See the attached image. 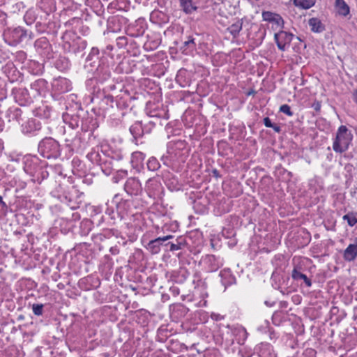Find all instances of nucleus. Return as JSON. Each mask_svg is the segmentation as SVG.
<instances>
[{
	"label": "nucleus",
	"mask_w": 357,
	"mask_h": 357,
	"mask_svg": "<svg viewBox=\"0 0 357 357\" xmlns=\"http://www.w3.org/2000/svg\"><path fill=\"white\" fill-rule=\"evenodd\" d=\"M110 234L111 231L109 230H106L104 231V233L93 234L92 239L95 243H98L107 238Z\"/></svg>",
	"instance_id": "nucleus-53"
},
{
	"label": "nucleus",
	"mask_w": 357,
	"mask_h": 357,
	"mask_svg": "<svg viewBox=\"0 0 357 357\" xmlns=\"http://www.w3.org/2000/svg\"><path fill=\"white\" fill-rule=\"evenodd\" d=\"M84 69L93 75V77L100 82L108 80L112 75L109 59L105 56V52L100 51L98 47H92L87 56Z\"/></svg>",
	"instance_id": "nucleus-1"
},
{
	"label": "nucleus",
	"mask_w": 357,
	"mask_h": 357,
	"mask_svg": "<svg viewBox=\"0 0 357 357\" xmlns=\"http://www.w3.org/2000/svg\"><path fill=\"white\" fill-rule=\"evenodd\" d=\"M80 219V215L78 213H73L72 214V218H71V220H73V221H77V220H79Z\"/></svg>",
	"instance_id": "nucleus-63"
},
{
	"label": "nucleus",
	"mask_w": 357,
	"mask_h": 357,
	"mask_svg": "<svg viewBox=\"0 0 357 357\" xmlns=\"http://www.w3.org/2000/svg\"><path fill=\"white\" fill-rule=\"evenodd\" d=\"M124 190L130 196H138L142 192L143 188L140 181L135 177L128 178L124 184Z\"/></svg>",
	"instance_id": "nucleus-15"
},
{
	"label": "nucleus",
	"mask_w": 357,
	"mask_h": 357,
	"mask_svg": "<svg viewBox=\"0 0 357 357\" xmlns=\"http://www.w3.org/2000/svg\"><path fill=\"white\" fill-rule=\"evenodd\" d=\"M12 93L15 102L21 106L29 105L33 102L32 97L26 88H14Z\"/></svg>",
	"instance_id": "nucleus-14"
},
{
	"label": "nucleus",
	"mask_w": 357,
	"mask_h": 357,
	"mask_svg": "<svg viewBox=\"0 0 357 357\" xmlns=\"http://www.w3.org/2000/svg\"><path fill=\"white\" fill-rule=\"evenodd\" d=\"M174 296H177L179 294V289L177 287H171L169 289Z\"/></svg>",
	"instance_id": "nucleus-64"
},
{
	"label": "nucleus",
	"mask_w": 357,
	"mask_h": 357,
	"mask_svg": "<svg viewBox=\"0 0 357 357\" xmlns=\"http://www.w3.org/2000/svg\"><path fill=\"white\" fill-rule=\"evenodd\" d=\"M192 282L195 285L196 288L201 289V292L206 291L208 285L206 282V279L202 278L200 273L197 272L193 275Z\"/></svg>",
	"instance_id": "nucleus-39"
},
{
	"label": "nucleus",
	"mask_w": 357,
	"mask_h": 357,
	"mask_svg": "<svg viewBox=\"0 0 357 357\" xmlns=\"http://www.w3.org/2000/svg\"><path fill=\"white\" fill-rule=\"evenodd\" d=\"M181 7L186 14H191L197 10V7L192 4V0H179Z\"/></svg>",
	"instance_id": "nucleus-47"
},
{
	"label": "nucleus",
	"mask_w": 357,
	"mask_h": 357,
	"mask_svg": "<svg viewBox=\"0 0 357 357\" xmlns=\"http://www.w3.org/2000/svg\"><path fill=\"white\" fill-rule=\"evenodd\" d=\"M112 204L116 206V210L121 219L126 216L135 215L132 211V201L123 199L119 194L115 195L112 201Z\"/></svg>",
	"instance_id": "nucleus-8"
},
{
	"label": "nucleus",
	"mask_w": 357,
	"mask_h": 357,
	"mask_svg": "<svg viewBox=\"0 0 357 357\" xmlns=\"http://www.w3.org/2000/svg\"><path fill=\"white\" fill-rule=\"evenodd\" d=\"M22 111L17 107H11L6 112L5 117L9 122L16 121L20 123L22 119Z\"/></svg>",
	"instance_id": "nucleus-30"
},
{
	"label": "nucleus",
	"mask_w": 357,
	"mask_h": 357,
	"mask_svg": "<svg viewBox=\"0 0 357 357\" xmlns=\"http://www.w3.org/2000/svg\"><path fill=\"white\" fill-rule=\"evenodd\" d=\"M63 120L72 129L78 128L80 123V118L77 114H64L63 115Z\"/></svg>",
	"instance_id": "nucleus-33"
},
{
	"label": "nucleus",
	"mask_w": 357,
	"mask_h": 357,
	"mask_svg": "<svg viewBox=\"0 0 357 357\" xmlns=\"http://www.w3.org/2000/svg\"><path fill=\"white\" fill-rule=\"evenodd\" d=\"M36 51L43 57L50 59L53 57L52 46L46 37H41L34 43Z\"/></svg>",
	"instance_id": "nucleus-12"
},
{
	"label": "nucleus",
	"mask_w": 357,
	"mask_h": 357,
	"mask_svg": "<svg viewBox=\"0 0 357 357\" xmlns=\"http://www.w3.org/2000/svg\"><path fill=\"white\" fill-rule=\"evenodd\" d=\"M16 58L19 61L22 62L24 65L28 61L26 60V54L23 51L17 52Z\"/></svg>",
	"instance_id": "nucleus-57"
},
{
	"label": "nucleus",
	"mask_w": 357,
	"mask_h": 357,
	"mask_svg": "<svg viewBox=\"0 0 357 357\" xmlns=\"http://www.w3.org/2000/svg\"><path fill=\"white\" fill-rule=\"evenodd\" d=\"M115 171L116 172V177H114V178H116V177H118L119 178H123L128 175V171L125 169H123V168L116 169V168Z\"/></svg>",
	"instance_id": "nucleus-60"
},
{
	"label": "nucleus",
	"mask_w": 357,
	"mask_h": 357,
	"mask_svg": "<svg viewBox=\"0 0 357 357\" xmlns=\"http://www.w3.org/2000/svg\"><path fill=\"white\" fill-rule=\"evenodd\" d=\"M52 91L57 94L64 93L72 89L71 82L65 77H59L52 82Z\"/></svg>",
	"instance_id": "nucleus-16"
},
{
	"label": "nucleus",
	"mask_w": 357,
	"mask_h": 357,
	"mask_svg": "<svg viewBox=\"0 0 357 357\" xmlns=\"http://www.w3.org/2000/svg\"><path fill=\"white\" fill-rule=\"evenodd\" d=\"M195 38L193 36H189L180 47V50L185 55H191L196 50Z\"/></svg>",
	"instance_id": "nucleus-23"
},
{
	"label": "nucleus",
	"mask_w": 357,
	"mask_h": 357,
	"mask_svg": "<svg viewBox=\"0 0 357 357\" xmlns=\"http://www.w3.org/2000/svg\"><path fill=\"white\" fill-rule=\"evenodd\" d=\"M188 155V149L184 140L171 141L168 143L167 153L162 156L161 160L165 166L178 171L185 162Z\"/></svg>",
	"instance_id": "nucleus-2"
},
{
	"label": "nucleus",
	"mask_w": 357,
	"mask_h": 357,
	"mask_svg": "<svg viewBox=\"0 0 357 357\" xmlns=\"http://www.w3.org/2000/svg\"><path fill=\"white\" fill-rule=\"evenodd\" d=\"M130 132L132 135L135 142L138 144V139L141 138L145 133H148L149 131L145 130V128L142 126V123L137 121L134 123L130 128Z\"/></svg>",
	"instance_id": "nucleus-25"
},
{
	"label": "nucleus",
	"mask_w": 357,
	"mask_h": 357,
	"mask_svg": "<svg viewBox=\"0 0 357 357\" xmlns=\"http://www.w3.org/2000/svg\"><path fill=\"white\" fill-rule=\"evenodd\" d=\"M243 26V22L241 20H238L236 22L233 23L227 28V31L229 33L232 35L234 37H236L238 36L239 32L241 31Z\"/></svg>",
	"instance_id": "nucleus-49"
},
{
	"label": "nucleus",
	"mask_w": 357,
	"mask_h": 357,
	"mask_svg": "<svg viewBox=\"0 0 357 357\" xmlns=\"http://www.w3.org/2000/svg\"><path fill=\"white\" fill-rule=\"evenodd\" d=\"M309 25L313 32L320 33L324 30V26L320 20L312 17L309 20Z\"/></svg>",
	"instance_id": "nucleus-44"
},
{
	"label": "nucleus",
	"mask_w": 357,
	"mask_h": 357,
	"mask_svg": "<svg viewBox=\"0 0 357 357\" xmlns=\"http://www.w3.org/2000/svg\"><path fill=\"white\" fill-rule=\"evenodd\" d=\"M93 222L89 219H84L80 223V234L82 236H87L91 231Z\"/></svg>",
	"instance_id": "nucleus-48"
},
{
	"label": "nucleus",
	"mask_w": 357,
	"mask_h": 357,
	"mask_svg": "<svg viewBox=\"0 0 357 357\" xmlns=\"http://www.w3.org/2000/svg\"><path fill=\"white\" fill-rule=\"evenodd\" d=\"M44 305L41 303H34L32 305V310L35 315L40 316L43 313Z\"/></svg>",
	"instance_id": "nucleus-55"
},
{
	"label": "nucleus",
	"mask_w": 357,
	"mask_h": 357,
	"mask_svg": "<svg viewBox=\"0 0 357 357\" xmlns=\"http://www.w3.org/2000/svg\"><path fill=\"white\" fill-rule=\"evenodd\" d=\"M126 153L122 149H112L108 156L112 161L123 162Z\"/></svg>",
	"instance_id": "nucleus-43"
},
{
	"label": "nucleus",
	"mask_w": 357,
	"mask_h": 357,
	"mask_svg": "<svg viewBox=\"0 0 357 357\" xmlns=\"http://www.w3.org/2000/svg\"><path fill=\"white\" fill-rule=\"evenodd\" d=\"M146 167L148 170L155 172L160 167V164L156 158L152 156L148 159L146 162Z\"/></svg>",
	"instance_id": "nucleus-51"
},
{
	"label": "nucleus",
	"mask_w": 357,
	"mask_h": 357,
	"mask_svg": "<svg viewBox=\"0 0 357 357\" xmlns=\"http://www.w3.org/2000/svg\"><path fill=\"white\" fill-rule=\"evenodd\" d=\"M146 29V24L143 20H137L127 29V34L131 37L137 38L143 36Z\"/></svg>",
	"instance_id": "nucleus-19"
},
{
	"label": "nucleus",
	"mask_w": 357,
	"mask_h": 357,
	"mask_svg": "<svg viewBox=\"0 0 357 357\" xmlns=\"http://www.w3.org/2000/svg\"><path fill=\"white\" fill-rule=\"evenodd\" d=\"M25 67H26L29 72L34 75H38L43 73V66L38 61L34 60H28L25 63Z\"/></svg>",
	"instance_id": "nucleus-36"
},
{
	"label": "nucleus",
	"mask_w": 357,
	"mask_h": 357,
	"mask_svg": "<svg viewBox=\"0 0 357 357\" xmlns=\"http://www.w3.org/2000/svg\"><path fill=\"white\" fill-rule=\"evenodd\" d=\"M144 190L149 197L156 199L160 197L163 187L160 181L153 178L148 179Z\"/></svg>",
	"instance_id": "nucleus-13"
},
{
	"label": "nucleus",
	"mask_w": 357,
	"mask_h": 357,
	"mask_svg": "<svg viewBox=\"0 0 357 357\" xmlns=\"http://www.w3.org/2000/svg\"><path fill=\"white\" fill-rule=\"evenodd\" d=\"M343 220H346L350 227H353L357 223V218L353 213L344 215Z\"/></svg>",
	"instance_id": "nucleus-54"
},
{
	"label": "nucleus",
	"mask_w": 357,
	"mask_h": 357,
	"mask_svg": "<svg viewBox=\"0 0 357 357\" xmlns=\"http://www.w3.org/2000/svg\"><path fill=\"white\" fill-rule=\"evenodd\" d=\"M200 264L206 272L212 273L218 271L223 265L224 262L220 257L206 255L202 257Z\"/></svg>",
	"instance_id": "nucleus-10"
},
{
	"label": "nucleus",
	"mask_w": 357,
	"mask_h": 357,
	"mask_svg": "<svg viewBox=\"0 0 357 357\" xmlns=\"http://www.w3.org/2000/svg\"><path fill=\"white\" fill-rule=\"evenodd\" d=\"M185 240L183 236H179L176 239V242H169L165 245H170V251H176L181 250L185 245Z\"/></svg>",
	"instance_id": "nucleus-46"
},
{
	"label": "nucleus",
	"mask_w": 357,
	"mask_h": 357,
	"mask_svg": "<svg viewBox=\"0 0 357 357\" xmlns=\"http://www.w3.org/2000/svg\"><path fill=\"white\" fill-rule=\"evenodd\" d=\"M34 114L41 119H48L50 117L51 108L47 105H43L35 109Z\"/></svg>",
	"instance_id": "nucleus-42"
},
{
	"label": "nucleus",
	"mask_w": 357,
	"mask_h": 357,
	"mask_svg": "<svg viewBox=\"0 0 357 357\" xmlns=\"http://www.w3.org/2000/svg\"><path fill=\"white\" fill-rule=\"evenodd\" d=\"M200 296L202 298V299L199 302L198 306L199 307H206L207 306V301H206V298L208 297L207 291L201 292Z\"/></svg>",
	"instance_id": "nucleus-59"
},
{
	"label": "nucleus",
	"mask_w": 357,
	"mask_h": 357,
	"mask_svg": "<svg viewBox=\"0 0 357 357\" xmlns=\"http://www.w3.org/2000/svg\"><path fill=\"white\" fill-rule=\"evenodd\" d=\"M353 134L346 126H340L333 142V149L335 153H342L347 151L353 140Z\"/></svg>",
	"instance_id": "nucleus-4"
},
{
	"label": "nucleus",
	"mask_w": 357,
	"mask_h": 357,
	"mask_svg": "<svg viewBox=\"0 0 357 357\" xmlns=\"http://www.w3.org/2000/svg\"><path fill=\"white\" fill-rule=\"evenodd\" d=\"M23 163L24 172L31 177V180L33 183L40 184L49 176V172L47 170L48 167H45V162L37 156L26 155L24 158Z\"/></svg>",
	"instance_id": "nucleus-3"
},
{
	"label": "nucleus",
	"mask_w": 357,
	"mask_h": 357,
	"mask_svg": "<svg viewBox=\"0 0 357 357\" xmlns=\"http://www.w3.org/2000/svg\"><path fill=\"white\" fill-rule=\"evenodd\" d=\"M24 20L27 25L32 24L36 20V14L35 10L33 9L28 10L24 16Z\"/></svg>",
	"instance_id": "nucleus-52"
},
{
	"label": "nucleus",
	"mask_w": 357,
	"mask_h": 357,
	"mask_svg": "<svg viewBox=\"0 0 357 357\" xmlns=\"http://www.w3.org/2000/svg\"><path fill=\"white\" fill-rule=\"evenodd\" d=\"M262 18L264 21L271 24V28L278 32L284 28V20L280 15L271 11H263Z\"/></svg>",
	"instance_id": "nucleus-11"
},
{
	"label": "nucleus",
	"mask_w": 357,
	"mask_h": 357,
	"mask_svg": "<svg viewBox=\"0 0 357 357\" xmlns=\"http://www.w3.org/2000/svg\"><path fill=\"white\" fill-rule=\"evenodd\" d=\"M86 158L92 163L98 165L103 159V154H100L98 151L92 149L89 153H87Z\"/></svg>",
	"instance_id": "nucleus-45"
},
{
	"label": "nucleus",
	"mask_w": 357,
	"mask_h": 357,
	"mask_svg": "<svg viewBox=\"0 0 357 357\" xmlns=\"http://www.w3.org/2000/svg\"><path fill=\"white\" fill-rule=\"evenodd\" d=\"M293 36L292 33L284 31L282 29L278 32H275L274 39L278 49L282 51H284L286 46L291 43Z\"/></svg>",
	"instance_id": "nucleus-17"
},
{
	"label": "nucleus",
	"mask_w": 357,
	"mask_h": 357,
	"mask_svg": "<svg viewBox=\"0 0 357 357\" xmlns=\"http://www.w3.org/2000/svg\"><path fill=\"white\" fill-rule=\"evenodd\" d=\"M335 9L338 15L346 17L350 13V8L344 0H335Z\"/></svg>",
	"instance_id": "nucleus-37"
},
{
	"label": "nucleus",
	"mask_w": 357,
	"mask_h": 357,
	"mask_svg": "<svg viewBox=\"0 0 357 357\" xmlns=\"http://www.w3.org/2000/svg\"><path fill=\"white\" fill-rule=\"evenodd\" d=\"M264 124L266 128L273 127V123L271 122V120L269 117H266L264 119Z\"/></svg>",
	"instance_id": "nucleus-62"
},
{
	"label": "nucleus",
	"mask_w": 357,
	"mask_h": 357,
	"mask_svg": "<svg viewBox=\"0 0 357 357\" xmlns=\"http://www.w3.org/2000/svg\"><path fill=\"white\" fill-rule=\"evenodd\" d=\"M291 278L301 285L305 284L307 287H310L312 284V280L305 274L301 272V268L294 267L291 272Z\"/></svg>",
	"instance_id": "nucleus-22"
},
{
	"label": "nucleus",
	"mask_w": 357,
	"mask_h": 357,
	"mask_svg": "<svg viewBox=\"0 0 357 357\" xmlns=\"http://www.w3.org/2000/svg\"><path fill=\"white\" fill-rule=\"evenodd\" d=\"M190 275L187 268L181 267L178 270L173 271L169 273V280L178 284L183 283Z\"/></svg>",
	"instance_id": "nucleus-21"
},
{
	"label": "nucleus",
	"mask_w": 357,
	"mask_h": 357,
	"mask_svg": "<svg viewBox=\"0 0 357 357\" xmlns=\"http://www.w3.org/2000/svg\"><path fill=\"white\" fill-rule=\"evenodd\" d=\"M98 166L100 167L102 172L107 176L110 175L117 167V166L113 163L112 160L105 154H103V159Z\"/></svg>",
	"instance_id": "nucleus-27"
},
{
	"label": "nucleus",
	"mask_w": 357,
	"mask_h": 357,
	"mask_svg": "<svg viewBox=\"0 0 357 357\" xmlns=\"http://www.w3.org/2000/svg\"><path fill=\"white\" fill-rule=\"evenodd\" d=\"M235 341L240 345L245 343L248 337V333L245 328L241 326L236 325L234 328Z\"/></svg>",
	"instance_id": "nucleus-34"
},
{
	"label": "nucleus",
	"mask_w": 357,
	"mask_h": 357,
	"mask_svg": "<svg viewBox=\"0 0 357 357\" xmlns=\"http://www.w3.org/2000/svg\"><path fill=\"white\" fill-rule=\"evenodd\" d=\"M37 6L47 15H49L54 10L53 0H38Z\"/></svg>",
	"instance_id": "nucleus-38"
},
{
	"label": "nucleus",
	"mask_w": 357,
	"mask_h": 357,
	"mask_svg": "<svg viewBox=\"0 0 357 357\" xmlns=\"http://www.w3.org/2000/svg\"><path fill=\"white\" fill-rule=\"evenodd\" d=\"M128 43V38L126 36H120L116 38V45L122 48Z\"/></svg>",
	"instance_id": "nucleus-58"
},
{
	"label": "nucleus",
	"mask_w": 357,
	"mask_h": 357,
	"mask_svg": "<svg viewBox=\"0 0 357 357\" xmlns=\"http://www.w3.org/2000/svg\"><path fill=\"white\" fill-rule=\"evenodd\" d=\"M145 158V154L141 151H135L132 153L130 162L135 169L139 168Z\"/></svg>",
	"instance_id": "nucleus-35"
},
{
	"label": "nucleus",
	"mask_w": 357,
	"mask_h": 357,
	"mask_svg": "<svg viewBox=\"0 0 357 357\" xmlns=\"http://www.w3.org/2000/svg\"><path fill=\"white\" fill-rule=\"evenodd\" d=\"M280 112L287 114L289 116H292L294 115L293 112L291 110L290 106L287 104L280 106Z\"/></svg>",
	"instance_id": "nucleus-56"
},
{
	"label": "nucleus",
	"mask_w": 357,
	"mask_h": 357,
	"mask_svg": "<svg viewBox=\"0 0 357 357\" xmlns=\"http://www.w3.org/2000/svg\"><path fill=\"white\" fill-rule=\"evenodd\" d=\"M38 153L43 158L56 159L61 154V147L59 142L52 137H45L38 144Z\"/></svg>",
	"instance_id": "nucleus-5"
},
{
	"label": "nucleus",
	"mask_w": 357,
	"mask_h": 357,
	"mask_svg": "<svg viewBox=\"0 0 357 357\" xmlns=\"http://www.w3.org/2000/svg\"><path fill=\"white\" fill-rule=\"evenodd\" d=\"M345 261H352L357 257V238L354 239V243L349 244L345 249L343 254Z\"/></svg>",
	"instance_id": "nucleus-29"
},
{
	"label": "nucleus",
	"mask_w": 357,
	"mask_h": 357,
	"mask_svg": "<svg viewBox=\"0 0 357 357\" xmlns=\"http://www.w3.org/2000/svg\"><path fill=\"white\" fill-rule=\"evenodd\" d=\"M211 318L214 321H220L224 319L225 317L220 314L212 312L211 314Z\"/></svg>",
	"instance_id": "nucleus-61"
},
{
	"label": "nucleus",
	"mask_w": 357,
	"mask_h": 357,
	"mask_svg": "<svg viewBox=\"0 0 357 357\" xmlns=\"http://www.w3.org/2000/svg\"><path fill=\"white\" fill-rule=\"evenodd\" d=\"M172 238L173 236L172 235L156 238L150 241L146 245V248L152 255L158 254L160 252L161 246L163 245V243Z\"/></svg>",
	"instance_id": "nucleus-20"
},
{
	"label": "nucleus",
	"mask_w": 357,
	"mask_h": 357,
	"mask_svg": "<svg viewBox=\"0 0 357 357\" xmlns=\"http://www.w3.org/2000/svg\"><path fill=\"white\" fill-rule=\"evenodd\" d=\"M146 37L147 40L144 44V49L147 52L155 50L160 44L159 38L158 37L152 38V37L149 35H147Z\"/></svg>",
	"instance_id": "nucleus-41"
},
{
	"label": "nucleus",
	"mask_w": 357,
	"mask_h": 357,
	"mask_svg": "<svg viewBox=\"0 0 357 357\" xmlns=\"http://www.w3.org/2000/svg\"><path fill=\"white\" fill-rule=\"evenodd\" d=\"M27 36L28 33L26 31L20 26L8 28L3 32L4 40L10 46H16L22 42Z\"/></svg>",
	"instance_id": "nucleus-7"
},
{
	"label": "nucleus",
	"mask_w": 357,
	"mask_h": 357,
	"mask_svg": "<svg viewBox=\"0 0 357 357\" xmlns=\"http://www.w3.org/2000/svg\"><path fill=\"white\" fill-rule=\"evenodd\" d=\"M231 333L230 325H219L218 331L214 335L215 343L229 349L233 345Z\"/></svg>",
	"instance_id": "nucleus-9"
},
{
	"label": "nucleus",
	"mask_w": 357,
	"mask_h": 357,
	"mask_svg": "<svg viewBox=\"0 0 357 357\" xmlns=\"http://www.w3.org/2000/svg\"><path fill=\"white\" fill-rule=\"evenodd\" d=\"M22 132L28 136L36 135L41 129V123L35 119H29L22 124Z\"/></svg>",
	"instance_id": "nucleus-18"
},
{
	"label": "nucleus",
	"mask_w": 357,
	"mask_h": 357,
	"mask_svg": "<svg viewBox=\"0 0 357 357\" xmlns=\"http://www.w3.org/2000/svg\"><path fill=\"white\" fill-rule=\"evenodd\" d=\"M54 66L59 70L63 72L70 67V61L65 56H59L55 61Z\"/></svg>",
	"instance_id": "nucleus-40"
},
{
	"label": "nucleus",
	"mask_w": 357,
	"mask_h": 357,
	"mask_svg": "<svg viewBox=\"0 0 357 357\" xmlns=\"http://www.w3.org/2000/svg\"><path fill=\"white\" fill-rule=\"evenodd\" d=\"M48 84L44 79H38L31 84V89L35 91L33 96H43L47 91Z\"/></svg>",
	"instance_id": "nucleus-24"
},
{
	"label": "nucleus",
	"mask_w": 357,
	"mask_h": 357,
	"mask_svg": "<svg viewBox=\"0 0 357 357\" xmlns=\"http://www.w3.org/2000/svg\"><path fill=\"white\" fill-rule=\"evenodd\" d=\"M57 191H53L52 194L54 197H57V199L60 200L61 202L64 203L68 206H69L70 208L75 209L79 207L77 204L73 201L71 197H70L67 193L64 192L60 195L57 194Z\"/></svg>",
	"instance_id": "nucleus-31"
},
{
	"label": "nucleus",
	"mask_w": 357,
	"mask_h": 357,
	"mask_svg": "<svg viewBox=\"0 0 357 357\" xmlns=\"http://www.w3.org/2000/svg\"><path fill=\"white\" fill-rule=\"evenodd\" d=\"M316 0H294V4L302 9H309L315 4Z\"/></svg>",
	"instance_id": "nucleus-50"
},
{
	"label": "nucleus",
	"mask_w": 357,
	"mask_h": 357,
	"mask_svg": "<svg viewBox=\"0 0 357 357\" xmlns=\"http://www.w3.org/2000/svg\"><path fill=\"white\" fill-rule=\"evenodd\" d=\"M105 100L107 104H110L112 107H114V103H115V105L119 109H123L127 107L128 103L126 102V100L123 97H119L117 96L116 97H114L113 96H106Z\"/></svg>",
	"instance_id": "nucleus-32"
},
{
	"label": "nucleus",
	"mask_w": 357,
	"mask_h": 357,
	"mask_svg": "<svg viewBox=\"0 0 357 357\" xmlns=\"http://www.w3.org/2000/svg\"><path fill=\"white\" fill-rule=\"evenodd\" d=\"M62 40L64 51L72 52L75 54L82 52L87 45L85 40L76 36L73 32L66 31L62 36Z\"/></svg>",
	"instance_id": "nucleus-6"
},
{
	"label": "nucleus",
	"mask_w": 357,
	"mask_h": 357,
	"mask_svg": "<svg viewBox=\"0 0 357 357\" xmlns=\"http://www.w3.org/2000/svg\"><path fill=\"white\" fill-rule=\"evenodd\" d=\"M256 350L259 357H275L273 347L268 342H262L259 344Z\"/></svg>",
	"instance_id": "nucleus-26"
},
{
	"label": "nucleus",
	"mask_w": 357,
	"mask_h": 357,
	"mask_svg": "<svg viewBox=\"0 0 357 357\" xmlns=\"http://www.w3.org/2000/svg\"><path fill=\"white\" fill-rule=\"evenodd\" d=\"M219 275L220 277L221 283L225 287V289L236 282V278L229 268L222 270Z\"/></svg>",
	"instance_id": "nucleus-28"
}]
</instances>
